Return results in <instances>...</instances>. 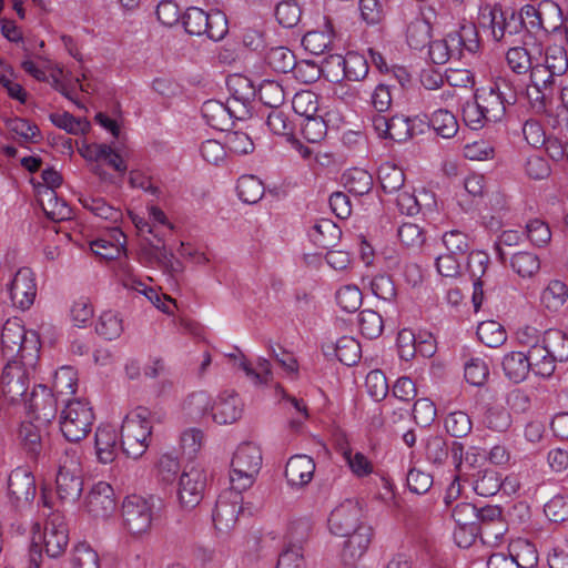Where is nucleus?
Here are the masks:
<instances>
[{
  "label": "nucleus",
  "mask_w": 568,
  "mask_h": 568,
  "mask_svg": "<svg viewBox=\"0 0 568 568\" xmlns=\"http://www.w3.org/2000/svg\"><path fill=\"white\" fill-rule=\"evenodd\" d=\"M57 499H40L38 508L42 507L45 517L43 529L40 523L32 528V540L29 548V567L43 568L45 560H59L69 544V529L64 515L55 508Z\"/></svg>",
  "instance_id": "nucleus-1"
},
{
  "label": "nucleus",
  "mask_w": 568,
  "mask_h": 568,
  "mask_svg": "<svg viewBox=\"0 0 568 568\" xmlns=\"http://www.w3.org/2000/svg\"><path fill=\"white\" fill-rule=\"evenodd\" d=\"M1 349L7 362L34 366L39 358L38 335L33 331L27 332L17 318L8 320L1 332Z\"/></svg>",
  "instance_id": "nucleus-2"
},
{
  "label": "nucleus",
  "mask_w": 568,
  "mask_h": 568,
  "mask_svg": "<svg viewBox=\"0 0 568 568\" xmlns=\"http://www.w3.org/2000/svg\"><path fill=\"white\" fill-rule=\"evenodd\" d=\"M474 98L486 120L495 123L505 116L508 106L517 102V88L510 79L499 77L489 85L477 89Z\"/></svg>",
  "instance_id": "nucleus-3"
},
{
  "label": "nucleus",
  "mask_w": 568,
  "mask_h": 568,
  "mask_svg": "<svg viewBox=\"0 0 568 568\" xmlns=\"http://www.w3.org/2000/svg\"><path fill=\"white\" fill-rule=\"evenodd\" d=\"M151 413L138 407L125 416L121 427V448L131 458H139L148 448L146 440L152 434Z\"/></svg>",
  "instance_id": "nucleus-4"
},
{
  "label": "nucleus",
  "mask_w": 568,
  "mask_h": 568,
  "mask_svg": "<svg viewBox=\"0 0 568 568\" xmlns=\"http://www.w3.org/2000/svg\"><path fill=\"white\" fill-rule=\"evenodd\" d=\"M60 428L67 440L78 443L91 430L94 420L92 408L80 399H62Z\"/></svg>",
  "instance_id": "nucleus-5"
},
{
  "label": "nucleus",
  "mask_w": 568,
  "mask_h": 568,
  "mask_svg": "<svg viewBox=\"0 0 568 568\" xmlns=\"http://www.w3.org/2000/svg\"><path fill=\"white\" fill-rule=\"evenodd\" d=\"M536 51L539 53V58L527 73L529 74V85L534 89V93L528 92V98L537 113H546L558 77L541 63V48L539 45L536 47Z\"/></svg>",
  "instance_id": "nucleus-6"
},
{
  "label": "nucleus",
  "mask_w": 568,
  "mask_h": 568,
  "mask_svg": "<svg viewBox=\"0 0 568 568\" xmlns=\"http://www.w3.org/2000/svg\"><path fill=\"white\" fill-rule=\"evenodd\" d=\"M32 366L24 365L21 362H7L1 375L2 396L9 403L14 404L20 399L26 400L29 388V368Z\"/></svg>",
  "instance_id": "nucleus-7"
},
{
  "label": "nucleus",
  "mask_w": 568,
  "mask_h": 568,
  "mask_svg": "<svg viewBox=\"0 0 568 568\" xmlns=\"http://www.w3.org/2000/svg\"><path fill=\"white\" fill-rule=\"evenodd\" d=\"M363 516V506L359 499H344L336 506L328 517V527L332 534L336 536H346L359 528L361 517Z\"/></svg>",
  "instance_id": "nucleus-8"
},
{
  "label": "nucleus",
  "mask_w": 568,
  "mask_h": 568,
  "mask_svg": "<svg viewBox=\"0 0 568 568\" xmlns=\"http://www.w3.org/2000/svg\"><path fill=\"white\" fill-rule=\"evenodd\" d=\"M464 445L459 442L450 444L443 436H430L425 443V457L436 466H443L449 458L456 471L463 470Z\"/></svg>",
  "instance_id": "nucleus-9"
},
{
  "label": "nucleus",
  "mask_w": 568,
  "mask_h": 568,
  "mask_svg": "<svg viewBox=\"0 0 568 568\" xmlns=\"http://www.w3.org/2000/svg\"><path fill=\"white\" fill-rule=\"evenodd\" d=\"M121 514L125 528L132 535H140L151 526L152 505L149 499H123Z\"/></svg>",
  "instance_id": "nucleus-10"
},
{
  "label": "nucleus",
  "mask_w": 568,
  "mask_h": 568,
  "mask_svg": "<svg viewBox=\"0 0 568 568\" xmlns=\"http://www.w3.org/2000/svg\"><path fill=\"white\" fill-rule=\"evenodd\" d=\"M372 124L374 131L382 139H388L397 143L412 139L413 126L408 125V116L404 114H395L390 118L384 114H374Z\"/></svg>",
  "instance_id": "nucleus-11"
},
{
  "label": "nucleus",
  "mask_w": 568,
  "mask_h": 568,
  "mask_svg": "<svg viewBox=\"0 0 568 568\" xmlns=\"http://www.w3.org/2000/svg\"><path fill=\"white\" fill-rule=\"evenodd\" d=\"M12 304L22 311L29 310L37 296V284L33 272L29 267L20 268L9 287Z\"/></svg>",
  "instance_id": "nucleus-12"
},
{
  "label": "nucleus",
  "mask_w": 568,
  "mask_h": 568,
  "mask_svg": "<svg viewBox=\"0 0 568 568\" xmlns=\"http://www.w3.org/2000/svg\"><path fill=\"white\" fill-rule=\"evenodd\" d=\"M59 402L45 385L40 384L32 389L28 407L36 420L47 424L55 417Z\"/></svg>",
  "instance_id": "nucleus-13"
},
{
  "label": "nucleus",
  "mask_w": 568,
  "mask_h": 568,
  "mask_svg": "<svg viewBox=\"0 0 568 568\" xmlns=\"http://www.w3.org/2000/svg\"><path fill=\"white\" fill-rule=\"evenodd\" d=\"M201 113L207 125L220 131H227L233 124V118L241 120L240 112L229 100L225 104L217 100H207L203 103Z\"/></svg>",
  "instance_id": "nucleus-14"
},
{
  "label": "nucleus",
  "mask_w": 568,
  "mask_h": 568,
  "mask_svg": "<svg viewBox=\"0 0 568 568\" xmlns=\"http://www.w3.org/2000/svg\"><path fill=\"white\" fill-rule=\"evenodd\" d=\"M226 85L231 93V98L229 99L230 103H232V105L241 104L239 118L244 119L250 114V108L256 97L257 90L251 79L241 74L230 75Z\"/></svg>",
  "instance_id": "nucleus-15"
},
{
  "label": "nucleus",
  "mask_w": 568,
  "mask_h": 568,
  "mask_svg": "<svg viewBox=\"0 0 568 568\" xmlns=\"http://www.w3.org/2000/svg\"><path fill=\"white\" fill-rule=\"evenodd\" d=\"M243 413V403L234 390H224L214 402L212 418L220 425L233 424L239 420Z\"/></svg>",
  "instance_id": "nucleus-16"
},
{
  "label": "nucleus",
  "mask_w": 568,
  "mask_h": 568,
  "mask_svg": "<svg viewBox=\"0 0 568 568\" xmlns=\"http://www.w3.org/2000/svg\"><path fill=\"white\" fill-rule=\"evenodd\" d=\"M344 537L346 539L343 542L341 560L342 562L356 564L368 549L372 540V527L359 525V528L352 530L349 535Z\"/></svg>",
  "instance_id": "nucleus-17"
},
{
  "label": "nucleus",
  "mask_w": 568,
  "mask_h": 568,
  "mask_svg": "<svg viewBox=\"0 0 568 568\" xmlns=\"http://www.w3.org/2000/svg\"><path fill=\"white\" fill-rule=\"evenodd\" d=\"M241 503L233 499H216L215 507L212 514L214 526L220 531H226L234 527L239 515H253L251 508L244 505V499Z\"/></svg>",
  "instance_id": "nucleus-18"
},
{
  "label": "nucleus",
  "mask_w": 568,
  "mask_h": 568,
  "mask_svg": "<svg viewBox=\"0 0 568 568\" xmlns=\"http://www.w3.org/2000/svg\"><path fill=\"white\" fill-rule=\"evenodd\" d=\"M491 34L495 41H504L507 44L516 42L515 37L524 31L523 23L517 17V12L491 13Z\"/></svg>",
  "instance_id": "nucleus-19"
},
{
  "label": "nucleus",
  "mask_w": 568,
  "mask_h": 568,
  "mask_svg": "<svg viewBox=\"0 0 568 568\" xmlns=\"http://www.w3.org/2000/svg\"><path fill=\"white\" fill-rule=\"evenodd\" d=\"M315 463L306 455L292 456L285 466V477L291 486L302 487L308 484L314 475Z\"/></svg>",
  "instance_id": "nucleus-20"
},
{
  "label": "nucleus",
  "mask_w": 568,
  "mask_h": 568,
  "mask_svg": "<svg viewBox=\"0 0 568 568\" xmlns=\"http://www.w3.org/2000/svg\"><path fill=\"white\" fill-rule=\"evenodd\" d=\"M262 452L257 445L242 443L233 455L231 467L258 475L262 468Z\"/></svg>",
  "instance_id": "nucleus-21"
},
{
  "label": "nucleus",
  "mask_w": 568,
  "mask_h": 568,
  "mask_svg": "<svg viewBox=\"0 0 568 568\" xmlns=\"http://www.w3.org/2000/svg\"><path fill=\"white\" fill-rule=\"evenodd\" d=\"M539 58L536 47L529 50L524 45H511L506 52L508 68L517 75H526Z\"/></svg>",
  "instance_id": "nucleus-22"
},
{
  "label": "nucleus",
  "mask_w": 568,
  "mask_h": 568,
  "mask_svg": "<svg viewBox=\"0 0 568 568\" xmlns=\"http://www.w3.org/2000/svg\"><path fill=\"white\" fill-rule=\"evenodd\" d=\"M98 459L103 464L112 463L118 455V434L110 425L100 426L95 432Z\"/></svg>",
  "instance_id": "nucleus-23"
},
{
  "label": "nucleus",
  "mask_w": 568,
  "mask_h": 568,
  "mask_svg": "<svg viewBox=\"0 0 568 568\" xmlns=\"http://www.w3.org/2000/svg\"><path fill=\"white\" fill-rule=\"evenodd\" d=\"M39 204L44 214L52 221H64L71 217V209L60 199L53 189L43 187L39 191Z\"/></svg>",
  "instance_id": "nucleus-24"
},
{
  "label": "nucleus",
  "mask_w": 568,
  "mask_h": 568,
  "mask_svg": "<svg viewBox=\"0 0 568 568\" xmlns=\"http://www.w3.org/2000/svg\"><path fill=\"white\" fill-rule=\"evenodd\" d=\"M156 239V244L149 239L144 241L139 253L140 261L146 265L156 264L165 268H173V253L166 250L165 244L159 236Z\"/></svg>",
  "instance_id": "nucleus-25"
},
{
  "label": "nucleus",
  "mask_w": 568,
  "mask_h": 568,
  "mask_svg": "<svg viewBox=\"0 0 568 568\" xmlns=\"http://www.w3.org/2000/svg\"><path fill=\"white\" fill-rule=\"evenodd\" d=\"M505 376L513 383L524 382L531 371L528 355L524 352H509L501 362Z\"/></svg>",
  "instance_id": "nucleus-26"
},
{
  "label": "nucleus",
  "mask_w": 568,
  "mask_h": 568,
  "mask_svg": "<svg viewBox=\"0 0 568 568\" xmlns=\"http://www.w3.org/2000/svg\"><path fill=\"white\" fill-rule=\"evenodd\" d=\"M448 42L459 51V58L464 51L476 53L480 48L478 30L474 23L463 24L458 31L448 33Z\"/></svg>",
  "instance_id": "nucleus-27"
},
{
  "label": "nucleus",
  "mask_w": 568,
  "mask_h": 568,
  "mask_svg": "<svg viewBox=\"0 0 568 568\" xmlns=\"http://www.w3.org/2000/svg\"><path fill=\"white\" fill-rule=\"evenodd\" d=\"M78 376L77 372L71 366H62L55 371L52 382V387L49 388L51 394H54L61 402L63 396H72L75 394ZM65 399H70L67 397Z\"/></svg>",
  "instance_id": "nucleus-28"
},
{
  "label": "nucleus",
  "mask_w": 568,
  "mask_h": 568,
  "mask_svg": "<svg viewBox=\"0 0 568 568\" xmlns=\"http://www.w3.org/2000/svg\"><path fill=\"white\" fill-rule=\"evenodd\" d=\"M518 568H535L538 564V551L534 542L528 539L518 538L508 546Z\"/></svg>",
  "instance_id": "nucleus-29"
},
{
  "label": "nucleus",
  "mask_w": 568,
  "mask_h": 568,
  "mask_svg": "<svg viewBox=\"0 0 568 568\" xmlns=\"http://www.w3.org/2000/svg\"><path fill=\"white\" fill-rule=\"evenodd\" d=\"M489 263V256L483 251H473L468 254L467 257V270L470 274V277L474 280L475 292L473 295V302L475 308H478L481 303V294H478L477 288L481 286L480 278L486 273L487 266Z\"/></svg>",
  "instance_id": "nucleus-30"
},
{
  "label": "nucleus",
  "mask_w": 568,
  "mask_h": 568,
  "mask_svg": "<svg viewBox=\"0 0 568 568\" xmlns=\"http://www.w3.org/2000/svg\"><path fill=\"white\" fill-rule=\"evenodd\" d=\"M10 497H34L37 491L36 480L31 473L24 469H14L8 479Z\"/></svg>",
  "instance_id": "nucleus-31"
},
{
  "label": "nucleus",
  "mask_w": 568,
  "mask_h": 568,
  "mask_svg": "<svg viewBox=\"0 0 568 568\" xmlns=\"http://www.w3.org/2000/svg\"><path fill=\"white\" fill-rule=\"evenodd\" d=\"M541 344L557 363L568 361V336L562 331L555 328L545 331Z\"/></svg>",
  "instance_id": "nucleus-32"
},
{
  "label": "nucleus",
  "mask_w": 568,
  "mask_h": 568,
  "mask_svg": "<svg viewBox=\"0 0 568 568\" xmlns=\"http://www.w3.org/2000/svg\"><path fill=\"white\" fill-rule=\"evenodd\" d=\"M531 372L540 377H550L556 369L557 362L548 354V351L540 343L532 349L527 351Z\"/></svg>",
  "instance_id": "nucleus-33"
},
{
  "label": "nucleus",
  "mask_w": 568,
  "mask_h": 568,
  "mask_svg": "<svg viewBox=\"0 0 568 568\" xmlns=\"http://www.w3.org/2000/svg\"><path fill=\"white\" fill-rule=\"evenodd\" d=\"M342 231L333 221L324 219L317 222L310 233L312 241L320 247L334 246L341 239Z\"/></svg>",
  "instance_id": "nucleus-34"
},
{
  "label": "nucleus",
  "mask_w": 568,
  "mask_h": 568,
  "mask_svg": "<svg viewBox=\"0 0 568 568\" xmlns=\"http://www.w3.org/2000/svg\"><path fill=\"white\" fill-rule=\"evenodd\" d=\"M206 474L203 469L192 467L184 470L179 480V497L203 495L206 487Z\"/></svg>",
  "instance_id": "nucleus-35"
},
{
  "label": "nucleus",
  "mask_w": 568,
  "mask_h": 568,
  "mask_svg": "<svg viewBox=\"0 0 568 568\" xmlns=\"http://www.w3.org/2000/svg\"><path fill=\"white\" fill-rule=\"evenodd\" d=\"M540 31L556 33L561 30L565 18L561 8L552 0L540 1Z\"/></svg>",
  "instance_id": "nucleus-36"
},
{
  "label": "nucleus",
  "mask_w": 568,
  "mask_h": 568,
  "mask_svg": "<svg viewBox=\"0 0 568 568\" xmlns=\"http://www.w3.org/2000/svg\"><path fill=\"white\" fill-rule=\"evenodd\" d=\"M265 62L278 73L294 71L297 67L295 54L286 47L271 48L265 54Z\"/></svg>",
  "instance_id": "nucleus-37"
},
{
  "label": "nucleus",
  "mask_w": 568,
  "mask_h": 568,
  "mask_svg": "<svg viewBox=\"0 0 568 568\" xmlns=\"http://www.w3.org/2000/svg\"><path fill=\"white\" fill-rule=\"evenodd\" d=\"M378 181L383 191L390 194L404 186L405 174L399 166L385 162L378 168Z\"/></svg>",
  "instance_id": "nucleus-38"
},
{
  "label": "nucleus",
  "mask_w": 568,
  "mask_h": 568,
  "mask_svg": "<svg viewBox=\"0 0 568 568\" xmlns=\"http://www.w3.org/2000/svg\"><path fill=\"white\" fill-rule=\"evenodd\" d=\"M236 191L244 203H257L264 195L265 187L262 181L254 175H243L237 180Z\"/></svg>",
  "instance_id": "nucleus-39"
},
{
  "label": "nucleus",
  "mask_w": 568,
  "mask_h": 568,
  "mask_svg": "<svg viewBox=\"0 0 568 568\" xmlns=\"http://www.w3.org/2000/svg\"><path fill=\"white\" fill-rule=\"evenodd\" d=\"M58 497H81L83 480L71 474L65 467H60L55 478Z\"/></svg>",
  "instance_id": "nucleus-40"
},
{
  "label": "nucleus",
  "mask_w": 568,
  "mask_h": 568,
  "mask_svg": "<svg viewBox=\"0 0 568 568\" xmlns=\"http://www.w3.org/2000/svg\"><path fill=\"white\" fill-rule=\"evenodd\" d=\"M568 298L567 285L558 280L551 281L541 292V304L551 312H557Z\"/></svg>",
  "instance_id": "nucleus-41"
},
{
  "label": "nucleus",
  "mask_w": 568,
  "mask_h": 568,
  "mask_svg": "<svg viewBox=\"0 0 568 568\" xmlns=\"http://www.w3.org/2000/svg\"><path fill=\"white\" fill-rule=\"evenodd\" d=\"M333 31H308L302 38V45L312 54H325L332 50Z\"/></svg>",
  "instance_id": "nucleus-42"
},
{
  "label": "nucleus",
  "mask_w": 568,
  "mask_h": 568,
  "mask_svg": "<svg viewBox=\"0 0 568 568\" xmlns=\"http://www.w3.org/2000/svg\"><path fill=\"white\" fill-rule=\"evenodd\" d=\"M212 407L211 396L204 390L192 393L183 404V410L194 420L204 417L209 413L212 415Z\"/></svg>",
  "instance_id": "nucleus-43"
},
{
  "label": "nucleus",
  "mask_w": 568,
  "mask_h": 568,
  "mask_svg": "<svg viewBox=\"0 0 568 568\" xmlns=\"http://www.w3.org/2000/svg\"><path fill=\"white\" fill-rule=\"evenodd\" d=\"M266 125L270 131L276 135L286 138L287 141L296 142L294 138V123L290 120L288 114L282 109H272L266 118Z\"/></svg>",
  "instance_id": "nucleus-44"
},
{
  "label": "nucleus",
  "mask_w": 568,
  "mask_h": 568,
  "mask_svg": "<svg viewBox=\"0 0 568 568\" xmlns=\"http://www.w3.org/2000/svg\"><path fill=\"white\" fill-rule=\"evenodd\" d=\"M479 341L488 347L501 346L507 341V333L496 321L481 322L476 332Z\"/></svg>",
  "instance_id": "nucleus-45"
},
{
  "label": "nucleus",
  "mask_w": 568,
  "mask_h": 568,
  "mask_svg": "<svg viewBox=\"0 0 568 568\" xmlns=\"http://www.w3.org/2000/svg\"><path fill=\"white\" fill-rule=\"evenodd\" d=\"M345 187L354 195L367 194L373 187L372 175L362 169H352L343 174Z\"/></svg>",
  "instance_id": "nucleus-46"
},
{
  "label": "nucleus",
  "mask_w": 568,
  "mask_h": 568,
  "mask_svg": "<svg viewBox=\"0 0 568 568\" xmlns=\"http://www.w3.org/2000/svg\"><path fill=\"white\" fill-rule=\"evenodd\" d=\"M432 27L424 19H415L407 26L406 41L414 50H422L430 43Z\"/></svg>",
  "instance_id": "nucleus-47"
},
{
  "label": "nucleus",
  "mask_w": 568,
  "mask_h": 568,
  "mask_svg": "<svg viewBox=\"0 0 568 568\" xmlns=\"http://www.w3.org/2000/svg\"><path fill=\"white\" fill-rule=\"evenodd\" d=\"M429 124L444 139L455 136L458 131L456 116L446 109L436 110L429 119Z\"/></svg>",
  "instance_id": "nucleus-48"
},
{
  "label": "nucleus",
  "mask_w": 568,
  "mask_h": 568,
  "mask_svg": "<svg viewBox=\"0 0 568 568\" xmlns=\"http://www.w3.org/2000/svg\"><path fill=\"white\" fill-rule=\"evenodd\" d=\"M443 245L446 248V253L464 257L470 250V237L467 233L453 229L446 231L442 235Z\"/></svg>",
  "instance_id": "nucleus-49"
},
{
  "label": "nucleus",
  "mask_w": 568,
  "mask_h": 568,
  "mask_svg": "<svg viewBox=\"0 0 568 568\" xmlns=\"http://www.w3.org/2000/svg\"><path fill=\"white\" fill-rule=\"evenodd\" d=\"M26 452L31 458H38L42 452V435L40 428L32 422L22 423L19 430Z\"/></svg>",
  "instance_id": "nucleus-50"
},
{
  "label": "nucleus",
  "mask_w": 568,
  "mask_h": 568,
  "mask_svg": "<svg viewBox=\"0 0 568 568\" xmlns=\"http://www.w3.org/2000/svg\"><path fill=\"white\" fill-rule=\"evenodd\" d=\"M81 205L101 219L116 222L121 219V211L111 206L102 197L82 196L79 199Z\"/></svg>",
  "instance_id": "nucleus-51"
},
{
  "label": "nucleus",
  "mask_w": 568,
  "mask_h": 568,
  "mask_svg": "<svg viewBox=\"0 0 568 568\" xmlns=\"http://www.w3.org/2000/svg\"><path fill=\"white\" fill-rule=\"evenodd\" d=\"M335 352L338 361L346 366L357 364L362 355L359 343L351 336H343L335 344Z\"/></svg>",
  "instance_id": "nucleus-52"
},
{
  "label": "nucleus",
  "mask_w": 568,
  "mask_h": 568,
  "mask_svg": "<svg viewBox=\"0 0 568 568\" xmlns=\"http://www.w3.org/2000/svg\"><path fill=\"white\" fill-rule=\"evenodd\" d=\"M511 268L521 277H531L540 268L539 257L531 252H518L510 258Z\"/></svg>",
  "instance_id": "nucleus-53"
},
{
  "label": "nucleus",
  "mask_w": 568,
  "mask_h": 568,
  "mask_svg": "<svg viewBox=\"0 0 568 568\" xmlns=\"http://www.w3.org/2000/svg\"><path fill=\"white\" fill-rule=\"evenodd\" d=\"M50 121L70 134H85L90 130V122L87 119L73 116L69 112L51 113Z\"/></svg>",
  "instance_id": "nucleus-54"
},
{
  "label": "nucleus",
  "mask_w": 568,
  "mask_h": 568,
  "mask_svg": "<svg viewBox=\"0 0 568 568\" xmlns=\"http://www.w3.org/2000/svg\"><path fill=\"white\" fill-rule=\"evenodd\" d=\"M261 102L271 109L280 108L285 101L283 87L274 80H264L256 92Z\"/></svg>",
  "instance_id": "nucleus-55"
},
{
  "label": "nucleus",
  "mask_w": 568,
  "mask_h": 568,
  "mask_svg": "<svg viewBox=\"0 0 568 568\" xmlns=\"http://www.w3.org/2000/svg\"><path fill=\"white\" fill-rule=\"evenodd\" d=\"M207 13L204 10L190 7L182 16L184 30L191 36H203L207 31Z\"/></svg>",
  "instance_id": "nucleus-56"
},
{
  "label": "nucleus",
  "mask_w": 568,
  "mask_h": 568,
  "mask_svg": "<svg viewBox=\"0 0 568 568\" xmlns=\"http://www.w3.org/2000/svg\"><path fill=\"white\" fill-rule=\"evenodd\" d=\"M541 63L560 78L568 70L567 52L561 47L547 48L545 53L541 52Z\"/></svg>",
  "instance_id": "nucleus-57"
},
{
  "label": "nucleus",
  "mask_w": 568,
  "mask_h": 568,
  "mask_svg": "<svg viewBox=\"0 0 568 568\" xmlns=\"http://www.w3.org/2000/svg\"><path fill=\"white\" fill-rule=\"evenodd\" d=\"M446 432L455 438H463L467 436L473 428L470 417L462 410L449 413L444 422Z\"/></svg>",
  "instance_id": "nucleus-58"
},
{
  "label": "nucleus",
  "mask_w": 568,
  "mask_h": 568,
  "mask_svg": "<svg viewBox=\"0 0 568 568\" xmlns=\"http://www.w3.org/2000/svg\"><path fill=\"white\" fill-rule=\"evenodd\" d=\"M358 325L362 335L369 339L377 338L384 329L383 318L374 310H363L358 315Z\"/></svg>",
  "instance_id": "nucleus-59"
},
{
  "label": "nucleus",
  "mask_w": 568,
  "mask_h": 568,
  "mask_svg": "<svg viewBox=\"0 0 568 568\" xmlns=\"http://www.w3.org/2000/svg\"><path fill=\"white\" fill-rule=\"evenodd\" d=\"M72 568H100L97 551L85 541L74 546L71 557Z\"/></svg>",
  "instance_id": "nucleus-60"
},
{
  "label": "nucleus",
  "mask_w": 568,
  "mask_h": 568,
  "mask_svg": "<svg viewBox=\"0 0 568 568\" xmlns=\"http://www.w3.org/2000/svg\"><path fill=\"white\" fill-rule=\"evenodd\" d=\"M95 331L108 341L118 338L123 332L122 320L112 311L103 312Z\"/></svg>",
  "instance_id": "nucleus-61"
},
{
  "label": "nucleus",
  "mask_w": 568,
  "mask_h": 568,
  "mask_svg": "<svg viewBox=\"0 0 568 568\" xmlns=\"http://www.w3.org/2000/svg\"><path fill=\"white\" fill-rule=\"evenodd\" d=\"M302 10L294 0H282L275 8V17L284 28H293L301 20Z\"/></svg>",
  "instance_id": "nucleus-62"
},
{
  "label": "nucleus",
  "mask_w": 568,
  "mask_h": 568,
  "mask_svg": "<svg viewBox=\"0 0 568 568\" xmlns=\"http://www.w3.org/2000/svg\"><path fill=\"white\" fill-rule=\"evenodd\" d=\"M368 63L364 55L357 52H348L346 54L344 78L349 81H361L368 73Z\"/></svg>",
  "instance_id": "nucleus-63"
},
{
  "label": "nucleus",
  "mask_w": 568,
  "mask_h": 568,
  "mask_svg": "<svg viewBox=\"0 0 568 568\" xmlns=\"http://www.w3.org/2000/svg\"><path fill=\"white\" fill-rule=\"evenodd\" d=\"M292 108L296 114L304 119L313 116L318 111L317 95L312 91L297 92L293 98Z\"/></svg>",
  "instance_id": "nucleus-64"
}]
</instances>
